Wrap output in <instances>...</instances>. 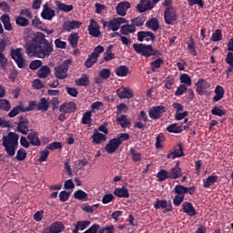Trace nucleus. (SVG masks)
<instances>
[{
  "mask_svg": "<svg viewBox=\"0 0 233 233\" xmlns=\"http://www.w3.org/2000/svg\"><path fill=\"white\" fill-rule=\"evenodd\" d=\"M25 53L30 57L35 56L39 59H45L50 57L52 52H54V44L46 40L45 34L37 33L31 42L25 45Z\"/></svg>",
  "mask_w": 233,
  "mask_h": 233,
  "instance_id": "f257e3e1",
  "label": "nucleus"
},
{
  "mask_svg": "<svg viewBox=\"0 0 233 233\" xmlns=\"http://www.w3.org/2000/svg\"><path fill=\"white\" fill-rule=\"evenodd\" d=\"M2 146L9 157L15 156V151L19 147V135L15 132H9L7 136L2 137Z\"/></svg>",
  "mask_w": 233,
  "mask_h": 233,
  "instance_id": "f03ea898",
  "label": "nucleus"
},
{
  "mask_svg": "<svg viewBox=\"0 0 233 233\" xmlns=\"http://www.w3.org/2000/svg\"><path fill=\"white\" fill-rule=\"evenodd\" d=\"M133 49L137 54L144 57H152V56H159L161 52L154 48L151 45L147 44H133Z\"/></svg>",
  "mask_w": 233,
  "mask_h": 233,
  "instance_id": "7ed1b4c3",
  "label": "nucleus"
},
{
  "mask_svg": "<svg viewBox=\"0 0 233 233\" xmlns=\"http://www.w3.org/2000/svg\"><path fill=\"white\" fill-rule=\"evenodd\" d=\"M127 23V19L124 17H116L113 18L110 21H104L102 20V25L104 28H106L107 32H117L119 28H121V25H125Z\"/></svg>",
  "mask_w": 233,
  "mask_h": 233,
  "instance_id": "20e7f679",
  "label": "nucleus"
},
{
  "mask_svg": "<svg viewBox=\"0 0 233 233\" xmlns=\"http://www.w3.org/2000/svg\"><path fill=\"white\" fill-rule=\"evenodd\" d=\"M72 65V60H65L60 66L55 67V76L57 79H66L68 77V68Z\"/></svg>",
  "mask_w": 233,
  "mask_h": 233,
  "instance_id": "39448f33",
  "label": "nucleus"
},
{
  "mask_svg": "<svg viewBox=\"0 0 233 233\" xmlns=\"http://www.w3.org/2000/svg\"><path fill=\"white\" fill-rule=\"evenodd\" d=\"M105 52V47L102 46H97L94 48V51L91 55L88 56L86 61L85 62L86 68H92L96 63H97V57H99V54H103Z\"/></svg>",
  "mask_w": 233,
  "mask_h": 233,
  "instance_id": "423d86ee",
  "label": "nucleus"
},
{
  "mask_svg": "<svg viewBox=\"0 0 233 233\" xmlns=\"http://www.w3.org/2000/svg\"><path fill=\"white\" fill-rule=\"evenodd\" d=\"M23 48H12L10 50L11 58L16 63L18 68H25L26 66V60L23 57Z\"/></svg>",
  "mask_w": 233,
  "mask_h": 233,
  "instance_id": "0eeeda50",
  "label": "nucleus"
},
{
  "mask_svg": "<svg viewBox=\"0 0 233 233\" xmlns=\"http://www.w3.org/2000/svg\"><path fill=\"white\" fill-rule=\"evenodd\" d=\"M166 25H174L177 21V12L173 6L167 7L164 12Z\"/></svg>",
  "mask_w": 233,
  "mask_h": 233,
  "instance_id": "6e6552de",
  "label": "nucleus"
},
{
  "mask_svg": "<svg viewBox=\"0 0 233 233\" xmlns=\"http://www.w3.org/2000/svg\"><path fill=\"white\" fill-rule=\"evenodd\" d=\"M165 112H167L165 106H154L148 110V116L150 119H160Z\"/></svg>",
  "mask_w": 233,
  "mask_h": 233,
  "instance_id": "1a4fd4ad",
  "label": "nucleus"
},
{
  "mask_svg": "<svg viewBox=\"0 0 233 233\" xmlns=\"http://www.w3.org/2000/svg\"><path fill=\"white\" fill-rule=\"evenodd\" d=\"M173 192H175L177 196H184V198H185V194H189V196H194V194L196 193V187H187L183 185H177L175 186Z\"/></svg>",
  "mask_w": 233,
  "mask_h": 233,
  "instance_id": "9d476101",
  "label": "nucleus"
},
{
  "mask_svg": "<svg viewBox=\"0 0 233 233\" xmlns=\"http://www.w3.org/2000/svg\"><path fill=\"white\" fill-rule=\"evenodd\" d=\"M154 208L156 210H159V208H164V212H172L174 210V208L172 207V202L167 201V200H161L159 198H157L156 203L154 204Z\"/></svg>",
  "mask_w": 233,
  "mask_h": 233,
  "instance_id": "9b49d317",
  "label": "nucleus"
},
{
  "mask_svg": "<svg viewBox=\"0 0 233 233\" xmlns=\"http://www.w3.org/2000/svg\"><path fill=\"white\" fill-rule=\"evenodd\" d=\"M195 86H197V94H198V96H203V94H208V92L206 90L207 88H210V83L203 78H199L195 84Z\"/></svg>",
  "mask_w": 233,
  "mask_h": 233,
  "instance_id": "f8f14e48",
  "label": "nucleus"
},
{
  "mask_svg": "<svg viewBox=\"0 0 233 233\" xmlns=\"http://www.w3.org/2000/svg\"><path fill=\"white\" fill-rule=\"evenodd\" d=\"M65 230V225L62 222L56 221L53 222L50 227L43 229L42 233H61Z\"/></svg>",
  "mask_w": 233,
  "mask_h": 233,
  "instance_id": "ddd939ff",
  "label": "nucleus"
},
{
  "mask_svg": "<svg viewBox=\"0 0 233 233\" xmlns=\"http://www.w3.org/2000/svg\"><path fill=\"white\" fill-rule=\"evenodd\" d=\"M41 17L46 21H52L56 17V11L50 8L48 3L43 5V10L41 12Z\"/></svg>",
  "mask_w": 233,
  "mask_h": 233,
  "instance_id": "4468645a",
  "label": "nucleus"
},
{
  "mask_svg": "<svg viewBox=\"0 0 233 233\" xmlns=\"http://www.w3.org/2000/svg\"><path fill=\"white\" fill-rule=\"evenodd\" d=\"M89 35L92 37H101V31H99V25L94 18L90 19V24L87 28Z\"/></svg>",
  "mask_w": 233,
  "mask_h": 233,
  "instance_id": "2eb2a0df",
  "label": "nucleus"
},
{
  "mask_svg": "<svg viewBox=\"0 0 233 233\" xmlns=\"http://www.w3.org/2000/svg\"><path fill=\"white\" fill-rule=\"evenodd\" d=\"M82 25H83V22H80L77 20H72V21L67 20L63 24V30L65 32H72L73 30L81 28Z\"/></svg>",
  "mask_w": 233,
  "mask_h": 233,
  "instance_id": "dca6fc26",
  "label": "nucleus"
},
{
  "mask_svg": "<svg viewBox=\"0 0 233 233\" xmlns=\"http://www.w3.org/2000/svg\"><path fill=\"white\" fill-rule=\"evenodd\" d=\"M136 8L139 14H143L148 12V10H152V8H154V4H152L150 0H140Z\"/></svg>",
  "mask_w": 233,
  "mask_h": 233,
  "instance_id": "f3484780",
  "label": "nucleus"
},
{
  "mask_svg": "<svg viewBox=\"0 0 233 233\" xmlns=\"http://www.w3.org/2000/svg\"><path fill=\"white\" fill-rule=\"evenodd\" d=\"M147 121L148 115H147V112L140 111V114L138 115V121L135 123L134 128H138V130H145V128H147V125L144 123H147Z\"/></svg>",
  "mask_w": 233,
  "mask_h": 233,
  "instance_id": "a211bd4d",
  "label": "nucleus"
},
{
  "mask_svg": "<svg viewBox=\"0 0 233 233\" xmlns=\"http://www.w3.org/2000/svg\"><path fill=\"white\" fill-rule=\"evenodd\" d=\"M137 41L143 43V41H156V35L150 31H139L137 33Z\"/></svg>",
  "mask_w": 233,
  "mask_h": 233,
  "instance_id": "6ab92c4d",
  "label": "nucleus"
},
{
  "mask_svg": "<svg viewBox=\"0 0 233 233\" xmlns=\"http://www.w3.org/2000/svg\"><path fill=\"white\" fill-rule=\"evenodd\" d=\"M181 163L177 162L175 167L169 169L170 179H179L183 176V169L180 167Z\"/></svg>",
  "mask_w": 233,
  "mask_h": 233,
  "instance_id": "aec40b11",
  "label": "nucleus"
},
{
  "mask_svg": "<svg viewBox=\"0 0 233 233\" xmlns=\"http://www.w3.org/2000/svg\"><path fill=\"white\" fill-rule=\"evenodd\" d=\"M119 147H121V142L116 138H113L106 145L105 150L107 152V154H114V152L119 148Z\"/></svg>",
  "mask_w": 233,
  "mask_h": 233,
  "instance_id": "412c9836",
  "label": "nucleus"
},
{
  "mask_svg": "<svg viewBox=\"0 0 233 233\" xmlns=\"http://www.w3.org/2000/svg\"><path fill=\"white\" fill-rule=\"evenodd\" d=\"M185 153H183V144L179 143L174 149L173 152L167 155V159H176V157H183Z\"/></svg>",
  "mask_w": 233,
  "mask_h": 233,
  "instance_id": "4be33fe9",
  "label": "nucleus"
},
{
  "mask_svg": "<svg viewBox=\"0 0 233 233\" xmlns=\"http://www.w3.org/2000/svg\"><path fill=\"white\" fill-rule=\"evenodd\" d=\"M182 209L184 214L190 216V218H194V216H197L198 214L196 208H194V205L191 202H184L182 204Z\"/></svg>",
  "mask_w": 233,
  "mask_h": 233,
  "instance_id": "5701e85b",
  "label": "nucleus"
},
{
  "mask_svg": "<svg viewBox=\"0 0 233 233\" xmlns=\"http://www.w3.org/2000/svg\"><path fill=\"white\" fill-rule=\"evenodd\" d=\"M76 108H77L76 103H65L60 106L59 112H63L64 114H74V112H76Z\"/></svg>",
  "mask_w": 233,
  "mask_h": 233,
  "instance_id": "b1692460",
  "label": "nucleus"
},
{
  "mask_svg": "<svg viewBox=\"0 0 233 233\" xmlns=\"http://www.w3.org/2000/svg\"><path fill=\"white\" fill-rule=\"evenodd\" d=\"M116 96L119 99H132L134 97V93L132 90L122 87L116 90Z\"/></svg>",
  "mask_w": 233,
  "mask_h": 233,
  "instance_id": "393cba45",
  "label": "nucleus"
},
{
  "mask_svg": "<svg viewBox=\"0 0 233 233\" xmlns=\"http://www.w3.org/2000/svg\"><path fill=\"white\" fill-rule=\"evenodd\" d=\"M27 139L33 147H41V140L39 139V134L37 131L28 133Z\"/></svg>",
  "mask_w": 233,
  "mask_h": 233,
  "instance_id": "a878e982",
  "label": "nucleus"
},
{
  "mask_svg": "<svg viewBox=\"0 0 233 233\" xmlns=\"http://www.w3.org/2000/svg\"><path fill=\"white\" fill-rule=\"evenodd\" d=\"M128 8H130V2H120L116 7V14L121 15V17H125Z\"/></svg>",
  "mask_w": 233,
  "mask_h": 233,
  "instance_id": "bb28decb",
  "label": "nucleus"
},
{
  "mask_svg": "<svg viewBox=\"0 0 233 233\" xmlns=\"http://www.w3.org/2000/svg\"><path fill=\"white\" fill-rule=\"evenodd\" d=\"M92 143L94 145H101L103 141H106V136L103 133H99V130L95 129V133L92 136Z\"/></svg>",
  "mask_w": 233,
  "mask_h": 233,
  "instance_id": "cd10ccee",
  "label": "nucleus"
},
{
  "mask_svg": "<svg viewBox=\"0 0 233 233\" xmlns=\"http://www.w3.org/2000/svg\"><path fill=\"white\" fill-rule=\"evenodd\" d=\"M90 220L77 221L74 225L75 228L72 230V232L79 233V230H85L86 228H88V227H90Z\"/></svg>",
  "mask_w": 233,
  "mask_h": 233,
  "instance_id": "c85d7f7f",
  "label": "nucleus"
},
{
  "mask_svg": "<svg viewBox=\"0 0 233 233\" xmlns=\"http://www.w3.org/2000/svg\"><path fill=\"white\" fill-rule=\"evenodd\" d=\"M52 74V70L50 69V66H42L40 69L37 71L36 76L40 79H46L48 76Z\"/></svg>",
  "mask_w": 233,
  "mask_h": 233,
  "instance_id": "c756f323",
  "label": "nucleus"
},
{
  "mask_svg": "<svg viewBox=\"0 0 233 233\" xmlns=\"http://www.w3.org/2000/svg\"><path fill=\"white\" fill-rule=\"evenodd\" d=\"M0 21L4 25L5 30H7L8 32H11V30H14V27L12 26V23L10 22V15L8 14L2 15L0 17Z\"/></svg>",
  "mask_w": 233,
  "mask_h": 233,
  "instance_id": "7c9ffc66",
  "label": "nucleus"
},
{
  "mask_svg": "<svg viewBox=\"0 0 233 233\" xmlns=\"http://www.w3.org/2000/svg\"><path fill=\"white\" fill-rule=\"evenodd\" d=\"M114 194L115 196H116V198H130V193H128V188H127V187L123 186L122 187H116L114 190Z\"/></svg>",
  "mask_w": 233,
  "mask_h": 233,
  "instance_id": "2f4dec72",
  "label": "nucleus"
},
{
  "mask_svg": "<svg viewBox=\"0 0 233 233\" xmlns=\"http://www.w3.org/2000/svg\"><path fill=\"white\" fill-rule=\"evenodd\" d=\"M166 130L170 134H181V132H183V125H179L177 123L171 124L167 127Z\"/></svg>",
  "mask_w": 233,
  "mask_h": 233,
  "instance_id": "473e14b6",
  "label": "nucleus"
},
{
  "mask_svg": "<svg viewBox=\"0 0 233 233\" xmlns=\"http://www.w3.org/2000/svg\"><path fill=\"white\" fill-rule=\"evenodd\" d=\"M215 96H213L214 103L221 101V98L225 96V88L221 86H217L215 88Z\"/></svg>",
  "mask_w": 233,
  "mask_h": 233,
  "instance_id": "72a5a7b5",
  "label": "nucleus"
},
{
  "mask_svg": "<svg viewBox=\"0 0 233 233\" xmlns=\"http://www.w3.org/2000/svg\"><path fill=\"white\" fill-rule=\"evenodd\" d=\"M76 86H88L90 85V78L87 75L83 74L80 78L75 80Z\"/></svg>",
  "mask_w": 233,
  "mask_h": 233,
  "instance_id": "f704fd0d",
  "label": "nucleus"
},
{
  "mask_svg": "<svg viewBox=\"0 0 233 233\" xmlns=\"http://www.w3.org/2000/svg\"><path fill=\"white\" fill-rule=\"evenodd\" d=\"M48 108H50V104L48 103V100H46V97H42L40 99V102L37 104L36 110H38V112H46L48 111Z\"/></svg>",
  "mask_w": 233,
  "mask_h": 233,
  "instance_id": "c9c22d12",
  "label": "nucleus"
},
{
  "mask_svg": "<svg viewBox=\"0 0 233 233\" xmlns=\"http://www.w3.org/2000/svg\"><path fill=\"white\" fill-rule=\"evenodd\" d=\"M128 72H130V69L127 66H120L116 68L115 74L118 77H127L128 76Z\"/></svg>",
  "mask_w": 233,
  "mask_h": 233,
  "instance_id": "e433bc0d",
  "label": "nucleus"
},
{
  "mask_svg": "<svg viewBox=\"0 0 233 233\" xmlns=\"http://www.w3.org/2000/svg\"><path fill=\"white\" fill-rule=\"evenodd\" d=\"M68 43L71 45L72 48H77V45L79 44V34L71 33L68 35Z\"/></svg>",
  "mask_w": 233,
  "mask_h": 233,
  "instance_id": "4c0bfd02",
  "label": "nucleus"
},
{
  "mask_svg": "<svg viewBox=\"0 0 233 233\" xmlns=\"http://www.w3.org/2000/svg\"><path fill=\"white\" fill-rule=\"evenodd\" d=\"M21 112H25V106L23 103H19L18 106L14 107L9 113H8V117H15V116H19Z\"/></svg>",
  "mask_w": 233,
  "mask_h": 233,
  "instance_id": "58836bf2",
  "label": "nucleus"
},
{
  "mask_svg": "<svg viewBox=\"0 0 233 233\" xmlns=\"http://www.w3.org/2000/svg\"><path fill=\"white\" fill-rule=\"evenodd\" d=\"M147 21V15H138L131 20V25L136 28V26H143Z\"/></svg>",
  "mask_w": 233,
  "mask_h": 233,
  "instance_id": "ea45409f",
  "label": "nucleus"
},
{
  "mask_svg": "<svg viewBox=\"0 0 233 233\" xmlns=\"http://www.w3.org/2000/svg\"><path fill=\"white\" fill-rule=\"evenodd\" d=\"M146 26L153 30V32H157V30H159V20L157 18H151L146 23Z\"/></svg>",
  "mask_w": 233,
  "mask_h": 233,
  "instance_id": "a19ab883",
  "label": "nucleus"
},
{
  "mask_svg": "<svg viewBox=\"0 0 233 233\" xmlns=\"http://www.w3.org/2000/svg\"><path fill=\"white\" fill-rule=\"evenodd\" d=\"M136 30V27L132 24L124 25L120 27V33L122 34V35H128L129 34H134Z\"/></svg>",
  "mask_w": 233,
  "mask_h": 233,
  "instance_id": "79ce46f5",
  "label": "nucleus"
},
{
  "mask_svg": "<svg viewBox=\"0 0 233 233\" xmlns=\"http://www.w3.org/2000/svg\"><path fill=\"white\" fill-rule=\"evenodd\" d=\"M218 177L216 175H211L208 177L206 180H203L204 188H210L211 185H214V183H218Z\"/></svg>",
  "mask_w": 233,
  "mask_h": 233,
  "instance_id": "37998d69",
  "label": "nucleus"
},
{
  "mask_svg": "<svg viewBox=\"0 0 233 233\" xmlns=\"http://www.w3.org/2000/svg\"><path fill=\"white\" fill-rule=\"evenodd\" d=\"M116 123H118L122 128H128L131 125L130 120L127 118V115H121L119 117H117Z\"/></svg>",
  "mask_w": 233,
  "mask_h": 233,
  "instance_id": "c03bdc74",
  "label": "nucleus"
},
{
  "mask_svg": "<svg viewBox=\"0 0 233 233\" xmlns=\"http://www.w3.org/2000/svg\"><path fill=\"white\" fill-rule=\"evenodd\" d=\"M74 198L79 201H88V194L82 189H78L74 193Z\"/></svg>",
  "mask_w": 233,
  "mask_h": 233,
  "instance_id": "a18cd8bd",
  "label": "nucleus"
},
{
  "mask_svg": "<svg viewBox=\"0 0 233 233\" xmlns=\"http://www.w3.org/2000/svg\"><path fill=\"white\" fill-rule=\"evenodd\" d=\"M56 6L61 12L68 13L74 10V5L63 4L60 1H56Z\"/></svg>",
  "mask_w": 233,
  "mask_h": 233,
  "instance_id": "49530a36",
  "label": "nucleus"
},
{
  "mask_svg": "<svg viewBox=\"0 0 233 233\" xmlns=\"http://www.w3.org/2000/svg\"><path fill=\"white\" fill-rule=\"evenodd\" d=\"M157 181H167V179H170V173L167 170L161 169L157 174Z\"/></svg>",
  "mask_w": 233,
  "mask_h": 233,
  "instance_id": "de8ad7c7",
  "label": "nucleus"
},
{
  "mask_svg": "<svg viewBox=\"0 0 233 233\" xmlns=\"http://www.w3.org/2000/svg\"><path fill=\"white\" fill-rule=\"evenodd\" d=\"M129 152L132 157V161H134L135 163H137V162L141 161V159H143V155H141V153L137 152L136 150V148L130 147Z\"/></svg>",
  "mask_w": 233,
  "mask_h": 233,
  "instance_id": "09e8293b",
  "label": "nucleus"
},
{
  "mask_svg": "<svg viewBox=\"0 0 233 233\" xmlns=\"http://www.w3.org/2000/svg\"><path fill=\"white\" fill-rule=\"evenodd\" d=\"M82 125L92 126V111H86L82 116Z\"/></svg>",
  "mask_w": 233,
  "mask_h": 233,
  "instance_id": "8fccbe9b",
  "label": "nucleus"
},
{
  "mask_svg": "<svg viewBox=\"0 0 233 233\" xmlns=\"http://www.w3.org/2000/svg\"><path fill=\"white\" fill-rule=\"evenodd\" d=\"M15 25H17L18 26L25 27V26H28V25H30V21L24 16L17 15L15 17Z\"/></svg>",
  "mask_w": 233,
  "mask_h": 233,
  "instance_id": "3c124183",
  "label": "nucleus"
},
{
  "mask_svg": "<svg viewBox=\"0 0 233 233\" xmlns=\"http://www.w3.org/2000/svg\"><path fill=\"white\" fill-rule=\"evenodd\" d=\"M179 79L182 85H185L186 86H192V78L188 74L180 75Z\"/></svg>",
  "mask_w": 233,
  "mask_h": 233,
  "instance_id": "603ef678",
  "label": "nucleus"
},
{
  "mask_svg": "<svg viewBox=\"0 0 233 233\" xmlns=\"http://www.w3.org/2000/svg\"><path fill=\"white\" fill-rule=\"evenodd\" d=\"M211 41H213L214 43H218L219 41H223V33L221 31V29H217L211 36Z\"/></svg>",
  "mask_w": 233,
  "mask_h": 233,
  "instance_id": "864d4df0",
  "label": "nucleus"
},
{
  "mask_svg": "<svg viewBox=\"0 0 233 233\" xmlns=\"http://www.w3.org/2000/svg\"><path fill=\"white\" fill-rule=\"evenodd\" d=\"M28 125L29 124H17L16 131H18L20 134H23V136H26L28 132H30Z\"/></svg>",
  "mask_w": 233,
  "mask_h": 233,
  "instance_id": "5fc2aeb1",
  "label": "nucleus"
},
{
  "mask_svg": "<svg viewBox=\"0 0 233 233\" xmlns=\"http://www.w3.org/2000/svg\"><path fill=\"white\" fill-rule=\"evenodd\" d=\"M223 106H214L211 110L213 116H218V117H223L227 114V111L222 109Z\"/></svg>",
  "mask_w": 233,
  "mask_h": 233,
  "instance_id": "6e6d98bb",
  "label": "nucleus"
},
{
  "mask_svg": "<svg viewBox=\"0 0 233 233\" xmlns=\"http://www.w3.org/2000/svg\"><path fill=\"white\" fill-rule=\"evenodd\" d=\"M163 63H165V61L161 57H158L155 61L151 62L150 65L152 72H156L157 68H161V65H163Z\"/></svg>",
  "mask_w": 233,
  "mask_h": 233,
  "instance_id": "4d7b16f0",
  "label": "nucleus"
},
{
  "mask_svg": "<svg viewBox=\"0 0 233 233\" xmlns=\"http://www.w3.org/2000/svg\"><path fill=\"white\" fill-rule=\"evenodd\" d=\"M10 108H12V105L10 101L6 99H0V110H5V112H9Z\"/></svg>",
  "mask_w": 233,
  "mask_h": 233,
  "instance_id": "13d9d810",
  "label": "nucleus"
},
{
  "mask_svg": "<svg viewBox=\"0 0 233 233\" xmlns=\"http://www.w3.org/2000/svg\"><path fill=\"white\" fill-rule=\"evenodd\" d=\"M26 150L24 148H20L16 152L15 159L16 161H25L26 159Z\"/></svg>",
  "mask_w": 233,
  "mask_h": 233,
  "instance_id": "bf43d9fd",
  "label": "nucleus"
},
{
  "mask_svg": "<svg viewBox=\"0 0 233 233\" xmlns=\"http://www.w3.org/2000/svg\"><path fill=\"white\" fill-rule=\"evenodd\" d=\"M63 148V144L61 142H53L46 146L47 150H59Z\"/></svg>",
  "mask_w": 233,
  "mask_h": 233,
  "instance_id": "052dcab7",
  "label": "nucleus"
},
{
  "mask_svg": "<svg viewBox=\"0 0 233 233\" xmlns=\"http://www.w3.org/2000/svg\"><path fill=\"white\" fill-rule=\"evenodd\" d=\"M163 141H165V135L163 133H159L157 136L156 148H163V145H161V143H163Z\"/></svg>",
  "mask_w": 233,
  "mask_h": 233,
  "instance_id": "680f3d73",
  "label": "nucleus"
},
{
  "mask_svg": "<svg viewBox=\"0 0 233 233\" xmlns=\"http://www.w3.org/2000/svg\"><path fill=\"white\" fill-rule=\"evenodd\" d=\"M69 198H70V192L64 190L59 193V199L62 203H66V201H68Z\"/></svg>",
  "mask_w": 233,
  "mask_h": 233,
  "instance_id": "e2e57ef3",
  "label": "nucleus"
},
{
  "mask_svg": "<svg viewBox=\"0 0 233 233\" xmlns=\"http://www.w3.org/2000/svg\"><path fill=\"white\" fill-rule=\"evenodd\" d=\"M196 43L194 42V37H189V43L187 44V49H189L190 54H193V56H196Z\"/></svg>",
  "mask_w": 233,
  "mask_h": 233,
  "instance_id": "0e129e2a",
  "label": "nucleus"
},
{
  "mask_svg": "<svg viewBox=\"0 0 233 233\" xmlns=\"http://www.w3.org/2000/svg\"><path fill=\"white\" fill-rule=\"evenodd\" d=\"M42 66L43 62L41 60H33L29 65V68L31 70H37V68H40Z\"/></svg>",
  "mask_w": 233,
  "mask_h": 233,
  "instance_id": "69168bd1",
  "label": "nucleus"
},
{
  "mask_svg": "<svg viewBox=\"0 0 233 233\" xmlns=\"http://www.w3.org/2000/svg\"><path fill=\"white\" fill-rule=\"evenodd\" d=\"M187 86L185 84H181L176 90L175 92V96H183V94H185V92H187Z\"/></svg>",
  "mask_w": 233,
  "mask_h": 233,
  "instance_id": "338daca9",
  "label": "nucleus"
},
{
  "mask_svg": "<svg viewBox=\"0 0 233 233\" xmlns=\"http://www.w3.org/2000/svg\"><path fill=\"white\" fill-rule=\"evenodd\" d=\"M98 233H116V228L114 225L107 226L99 229Z\"/></svg>",
  "mask_w": 233,
  "mask_h": 233,
  "instance_id": "774afa93",
  "label": "nucleus"
}]
</instances>
